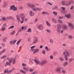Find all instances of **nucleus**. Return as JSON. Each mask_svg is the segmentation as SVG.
I'll return each instance as SVG.
<instances>
[{
    "instance_id": "7c9ffc66",
    "label": "nucleus",
    "mask_w": 74,
    "mask_h": 74,
    "mask_svg": "<svg viewBox=\"0 0 74 74\" xmlns=\"http://www.w3.org/2000/svg\"><path fill=\"white\" fill-rule=\"evenodd\" d=\"M62 5H65V4H66V3H64V1H62Z\"/></svg>"
},
{
    "instance_id": "a211bd4d",
    "label": "nucleus",
    "mask_w": 74,
    "mask_h": 74,
    "mask_svg": "<svg viewBox=\"0 0 74 74\" xmlns=\"http://www.w3.org/2000/svg\"><path fill=\"white\" fill-rule=\"evenodd\" d=\"M6 20H7V19H13L14 20V18H12V17L11 16H9V17H7L6 18Z\"/></svg>"
},
{
    "instance_id": "3c124183",
    "label": "nucleus",
    "mask_w": 74,
    "mask_h": 74,
    "mask_svg": "<svg viewBox=\"0 0 74 74\" xmlns=\"http://www.w3.org/2000/svg\"><path fill=\"white\" fill-rule=\"evenodd\" d=\"M4 73H7V71H8V69H5L4 70Z\"/></svg>"
},
{
    "instance_id": "f8f14e48",
    "label": "nucleus",
    "mask_w": 74,
    "mask_h": 74,
    "mask_svg": "<svg viewBox=\"0 0 74 74\" xmlns=\"http://www.w3.org/2000/svg\"><path fill=\"white\" fill-rule=\"evenodd\" d=\"M16 18L18 21V23H19L20 22V17H19V16L18 15H17L16 16Z\"/></svg>"
},
{
    "instance_id": "f03ea898",
    "label": "nucleus",
    "mask_w": 74,
    "mask_h": 74,
    "mask_svg": "<svg viewBox=\"0 0 74 74\" xmlns=\"http://www.w3.org/2000/svg\"><path fill=\"white\" fill-rule=\"evenodd\" d=\"M63 67H60L57 68L56 70V71L57 72L60 73V72L61 71V70H63Z\"/></svg>"
},
{
    "instance_id": "37998d69",
    "label": "nucleus",
    "mask_w": 74,
    "mask_h": 74,
    "mask_svg": "<svg viewBox=\"0 0 74 74\" xmlns=\"http://www.w3.org/2000/svg\"><path fill=\"white\" fill-rule=\"evenodd\" d=\"M6 49H3L2 51H1V52L3 53H4V52H5V51H6Z\"/></svg>"
},
{
    "instance_id": "bb28decb",
    "label": "nucleus",
    "mask_w": 74,
    "mask_h": 74,
    "mask_svg": "<svg viewBox=\"0 0 74 74\" xmlns=\"http://www.w3.org/2000/svg\"><path fill=\"white\" fill-rule=\"evenodd\" d=\"M11 63L7 62L6 63V64L9 66H11Z\"/></svg>"
},
{
    "instance_id": "f3484780",
    "label": "nucleus",
    "mask_w": 74,
    "mask_h": 74,
    "mask_svg": "<svg viewBox=\"0 0 74 74\" xmlns=\"http://www.w3.org/2000/svg\"><path fill=\"white\" fill-rule=\"evenodd\" d=\"M45 49H46V51L48 52H49V51H51V49H49L48 47L46 46L45 48Z\"/></svg>"
},
{
    "instance_id": "ea45409f",
    "label": "nucleus",
    "mask_w": 74,
    "mask_h": 74,
    "mask_svg": "<svg viewBox=\"0 0 74 74\" xmlns=\"http://www.w3.org/2000/svg\"><path fill=\"white\" fill-rule=\"evenodd\" d=\"M12 71L11 70H10V71H7V73L8 74H10V73H11Z\"/></svg>"
},
{
    "instance_id": "a19ab883",
    "label": "nucleus",
    "mask_w": 74,
    "mask_h": 74,
    "mask_svg": "<svg viewBox=\"0 0 74 74\" xmlns=\"http://www.w3.org/2000/svg\"><path fill=\"white\" fill-rule=\"evenodd\" d=\"M50 43H51V44H52L53 42V39H50Z\"/></svg>"
},
{
    "instance_id": "2eb2a0df",
    "label": "nucleus",
    "mask_w": 74,
    "mask_h": 74,
    "mask_svg": "<svg viewBox=\"0 0 74 74\" xmlns=\"http://www.w3.org/2000/svg\"><path fill=\"white\" fill-rule=\"evenodd\" d=\"M65 16L67 18H70L71 17V14H69L68 15L65 14Z\"/></svg>"
},
{
    "instance_id": "9d476101",
    "label": "nucleus",
    "mask_w": 74,
    "mask_h": 74,
    "mask_svg": "<svg viewBox=\"0 0 74 74\" xmlns=\"http://www.w3.org/2000/svg\"><path fill=\"white\" fill-rule=\"evenodd\" d=\"M7 59L8 60L9 63H12V58H10L9 57H8L7 58Z\"/></svg>"
},
{
    "instance_id": "c03bdc74",
    "label": "nucleus",
    "mask_w": 74,
    "mask_h": 74,
    "mask_svg": "<svg viewBox=\"0 0 74 74\" xmlns=\"http://www.w3.org/2000/svg\"><path fill=\"white\" fill-rule=\"evenodd\" d=\"M62 73L63 74H65L66 73V71L64 70H62Z\"/></svg>"
},
{
    "instance_id": "79ce46f5",
    "label": "nucleus",
    "mask_w": 74,
    "mask_h": 74,
    "mask_svg": "<svg viewBox=\"0 0 74 74\" xmlns=\"http://www.w3.org/2000/svg\"><path fill=\"white\" fill-rule=\"evenodd\" d=\"M73 59H71V58H69V62H72V61H73Z\"/></svg>"
},
{
    "instance_id": "c85d7f7f",
    "label": "nucleus",
    "mask_w": 74,
    "mask_h": 74,
    "mask_svg": "<svg viewBox=\"0 0 74 74\" xmlns=\"http://www.w3.org/2000/svg\"><path fill=\"white\" fill-rule=\"evenodd\" d=\"M58 22L59 23H63V21H62V20L60 19H59L58 20Z\"/></svg>"
},
{
    "instance_id": "9b49d317",
    "label": "nucleus",
    "mask_w": 74,
    "mask_h": 74,
    "mask_svg": "<svg viewBox=\"0 0 74 74\" xmlns=\"http://www.w3.org/2000/svg\"><path fill=\"white\" fill-rule=\"evenodd\" d=\"M32 60L34 61L35 63L37 64H40V61H38V60H37L36 59H32Z\"/></svg>"
},
{
    "instance_id": "8fccbe9b",
    "label": "nucleus",
    "mask_w": 74,
    "mask_h": 74,
    "mask_svg": "<svg viewBox=\"0 0 74 74\" xmlns=\"http://www.w3.org/2000/svg\"><path fill=\"white\" fill-rule=\"evenodd\" d=\"M47 32L48 33H51V30L49 29H47L46 30Z\"/></svg>"
},
{
    "instance_id": "ddd939ff",
    "label": "nucleus",
    "mask_w": 74,
    "mask_h": 74,
    "mask_svg": "<svg viewBox=\"0 0 74 74\" xmlns=\"http://www.w3.org/2000/svg\"><path fill=\"white\" fill-rule=\"evenodd\" d=\"M29 15L31 16H34V13L33 12H32V11H30L29 12Z\"/></svg>"
},
{
    "instance_id": "5701e85b",
    "label": "nucleus",
    "mask_w": 74,
    "mask_h": 74,
    "mask_svg": "<svg viewBox=\"0 0 74 74\" xmlns=\"http://www.w3.org/2000/svg\"><path fill=\"white\" fill-rule=\"evenodd\" d=\"M20 71L23 74H26V72L23 71L22 70H20Z\"/></svg>"
},
{
    "instance_id": "c9c22d12",
    "label": "nucleus",
    "mask_w": 74,
    "mask_h": 74,
    "mask_svg": "<svg viewBox=\"0 0 74 74\" xmlns=\"http://www.w3.org/2000/svg\"><path fill=\"white\" fill-rule=\"evenodd\" d=\"M15 30H14V31L11 33V34H12V35H13V34H15Z\"/></svg>"
},
{
    "instance_id": "20e7f679",
    "label": "nucleus",
    "mask_w": 74,
    "mask_h": 74,
    "mask_svg": "<svg viewBox=\"0 0 74 74\" xmlns=\"http://www.w3.org/2000/svg\"><path fill=\"white\" fill-rule=\"evenodd\" d=\"M19 17L21 18L22 21H24V19H25V15L23 13H21Z\"/></svg>"
},
{
    "instance_id": "a878e982",
    "label": "nucleus",
    "mask_w": 74,
    "mask_h": 74,
    "mask_svg": "<svg viewBox=\"0 0 74 74\" xmlns=\"http://www.w3.org/2000/svg\"><path fill=\"white\" fill-rule=\"evenodd\" d=\"M68 38L70 39H72L73 38V37L71 35H69L68 36Z\"/></svg>"
},
{
    "instance_id": "0eeeda50",
    "label": "nucleus",
    "mask_w": 74,
    "mask_h": 74,
    "mask_svg": "<svg viewBox=\"0 0 74 74\" xmlns=\"http://www.w3.org/2000/svg\"><path fill=\"white\" fill-rule=\"evenodd\" d=\"M62 28L64 30H67V26L66 25H62Z\"/></svg>"
},
{
    "instance_id": "f257e3e1",
    "label": "nucleus",
    "mask_w": 74,
    "mask_h": 74,
    "mask_svg": "<svg viewBox=\"0 0 74 74\" xmlns=\"http://www.w3.org/2000/svg\"><path fill=\"white\" fill-rule=\"evenodd\" d=\"M27 5L29 7H30L31 8H32V9L33 11H35V12H37V10L38 11H40L41 10V8H34L35 7V5L34 4H32L30 3H28L27 4Z\"/></svg>"
},
{
    "instance_id": "4be33fe9",
    "label": "nucleus",
    "mask_w": 74,
    "mask_h": 74,
    "mask_svg": "<svg viewBox=\"0 0 74 74\" xmlns=\"http://www.w3.org/2000/svg\"><path fill=\"white\" fill-rule=\"evenodd\" d=\"M46 23L47 24V26H49V27H50V26H51V24H49V22H48L47 21H46Z\"/></svg>"
},
{
    "instance_id": "423d86ee",
    "label": "nucleus",
    "mask_w": 74,
    "mask_h": 74,
    "mask_svg": "<svg viewBox=\"0 0 74 74\" xmlns=\"http://www.w3.org/2000/svg\"><path fill=\"white\" fill-rule=\"evenodd\" d=\"M47 63V60H45L42 61L40 63V65L41 66H43L44 64H46Z\"/></svg>"
},
{
    "instance_id": "774afa93",
    "label": "nucleus",
    "mask_w": 74,
    "mask_h": 74,
    "mask_svg": "<svg viewBox=\"0 0 74 74\" xmlns=\"http://www.w3.org/2000/svg\"><path fill=\"white\" fill-rule=\"evenodd\" d=\"M63 17H60L59 18L60 19H63Z\"/></svg>"
},
{
    "instance_id": "0e129e2a",
    "label": "nucleus",
    "mask_w": 74,
    "mask_h": 74,
    "mask_svg": "<svg viewBox=\"0 0 74 74\" xmlns=\"http://www.w3.org/2000/svg\"><path fill=\"white\" fill-rule=\"evenodd\" d=\"M63 32H64V30H62L61 32H60V33H61V34H62Z\"/></svg>"
},
{
    "instance_id": "a18cd8bd",
    "label": "nucleus",
    "mask_w": 74,
    "mask_h": 74,
    "mask_svg": "<svg viewBox=\"0 0 74 74\" xmlns=\"http://www.w3.org/2000/svg\"><path fill=\"white\" fill-rule=\"evenodd\" d=\"M22 66L23 67H25V66H26V64H25V63H22Z\"/></svg>"
},
{
    "instance_id": "338daca9",
    "label": "nucleus",
    "mask_w": 74,
    "mask_h": 74,
    "mask_svg": "<svg viewBox=\"0 0 74 74\" xmlns=\"http://www.w3.org/2000/svg\"><path fill=\"white\" fill-rule=\"evenodd\" d=\"M42 47H43V46L42 45L40 46V49H42Z\"/></svg>"
},
{
    "instance_id": "6ab92c4d",
    "label": "nucleus",
    "mask_w": 74,
    "mask_h": 74,
    "mask_svg": "<svg viewBox=\"0 0 74 74\" xmlns=\"http://www.w3.org/2000/svg\"><path fill=\"white\" fill-rule=\"evenodd\" d=\"M40 50L39 49H35L33 53H36V52H39V50Z\"/></svg>"
},
{
    "instance_id": "39448f33",
    "label": "nucleus",
    "mask_w": 74,
    "mask_h": 74,
    "mask_svg": "<svg viewBox=\"0 0 74 74\" xmlns=\"http://www.w3.org/2000/svg\"><path fill=\"white\" fill-rule=\"evenodd\" d=\"M38 29L39 30H42L43 29V26H42V25L41 24L40 25L38 26Z\"/></svg>"
},
{
    "instance_id": "dca6fc26",
    "label": "nucleus",
    "mask_w": 74,
    "mask_h": 74,
    "mask_svg": "<svg viewBox=\"0 0 74 74\" xmlns=\"http://www.w3.org/2000/svg\"><path fill=\"white\" fill-rule=\"evenodd\" d=\"M23 69L26 71H29V68L27 67H23Z\"/></svg>"
},
{
    "instance_id": "473e14b6",
    "label": "nucleus",
    "mask_w": 74,
    "mask_h": 74,
    "mask_svg": "<svg viewBox=\"0 0 74 74\" xmlns=\"http://www.w3.org/2000/svg\"><path fill=\"white\" fill-rule=\"evenodd\" d=\"M21 39H20L19 40H18V41L17 42V43H16L17 45H18V44H19V42H21Z\"/></svg>"
},
{
    "instance_id": "bf43d9fd",
    "label": "nucleus",
    "mask_w": 74,
    "mask_h": 74,
    "mask_svg": "<svg viewBox=\"0 0 74 74\" xmlns=\"http://www.w3.org/2000/svg\"><path fill=\"white\" fill-rule=\"evenodd\" d=\"M37 21H38V18H36L35 19V22H37Z\"/></svg>"
},
{
    "instance_id": "de8ad7c7",
    "label": "nucleus",
    "mask_w": 74,
    "mask_h": 74,
    "mask_svg": "<svg viewBox=\"0 0 74 74\" xmlns=\"http://www.w3.org/2000/svg\"><path fill=\"white\" fill-rule=\"evenodd\" d=\"M61 8L62 10H63V11H64V10H66V8L64 7H61Z\"/></svg>"
},
{
    "instance_id": "7ed1b4c3",
    "label": "nucleus",
    "mask_w": 74,
    "mask_h": 74,
    "mask_svg": "<svg viewBox=\"0 0 74 74\" xmlns=\"http://www.w3.org/2000/svg\"><path fill=\"white\" fill-rule=\"evenodd\" d=\"M10 9L12 10L13 11H16L17 10V8L15 7V5H13L10 6Z\"/></svg>"
},
{
    "instance_id": "864d4df0",
    "label": "nucleus",
    "mask_w": 74,
    "mask_h": 74,
    "mask_svg": "<svg viewBox=\"0 0 74 74\" xmlns=\"http://www.w3.org/2000/svg\"><path fill=\"white\" fill-rule=\"evenodd\" d=\"M73 8H74V6H71V7L70 10H73Z\"/></svg>"
},
{
    "instance_id": "5fc2aeb1",
    "label": "nucleus",
    "mask_w": 74,
    "mask_h": 74,
    "mask_svg": "<svg viewBox=\"0 0 74 74\" xmlns=\"http://www.w3.org/2000/svg\"><path fill=\"white\" fill-rule=\"evenodd\" d=\"M7 39V38H4L3 40V41L4 42H5V40H6V39Z\"/></svg>"
},
{
    "instance_id": "49530a36",
    "label": "nucleus",
    "mask_w": 74,
    "mask_h": 74,
    "mask_svg": "<svg viewBox=\"0 0 74 74\" xmlns=\"http://www.w3.org/2000/svg\"><path fill=\"white\" fill-rule=\"evenodd\" d=\"M42 14L44 15V14H46L47 12H43L42 13Z\"/></svg>"
},
{
    "instance_id": "052dcab7",
    "label": "nucleus",
    "mask_w": 74,
    "mask_h": 74,
    "mask_svg": "<svg viewBox=\"0 0 74 74\" xmlns=\"http://www.w3.org/2000/svg\"><path fill=\"white\" fill-rule=\"evenodd\" d=\"M62 46H63V47H66V44H63Z\"/></svg>"
},
{
    "instance_id": "4c0bfd02",
    "label": "nucleus",
    "mask_w": 74,
    "mask_h": 74,
    "mask_svg": "<svg viewBox=\"0 0 74 74\" xmlns=\"http://www.w3.org/2000/svg\"><path fill=\"white\" fill-rule=\"evenodd\" d=\"M15 26H10L9 28V29H12V28H14Z\"/></svg>"
},
{
    "instance_id": "b1692460",
    "label": "nucleus",
    "mask_w": 74,
    "mask_h": 74,
    "mask_svg": "<svg viewBox=\"0 0 74 74\" xmlns=\"http://www.w3.org/2000/svg\"><path fill=\"white\" fill-rule=\"evenodd\" d=\"M7 3H3V7H4V8H5L7 7Z\"/></svg>"
},
{
    "instance_id": "13d9d810",
    "label": "nucleus",
    "mask_w": 74,
    "mask_h": 74,
    "mask_svg": "<svg viewBox=\"0 0 74 74\" xmlns=\"http://www.w3.org/2000/svg\"><path fill=\"white\" fill-rule=\"evenodd\" d=\"M10 44H12V43H13V41H10Z\"/></svg>"
},
{
    "instance_id": "6e6d98bb",
    "label": "nucleus",
    "mask_w": 74,
    "mask_h": 74,
    "mask_svg": "<svg viewBox=\"0 0 74 74\" xmlns=\"http://www.w3.org/2000/svg\"><path fill=\"white\" fill-rule=\"evenodd\" d=\"M60 60H61L62 61H63V59L62 57H60Z\"/></svg>"
},
{
    "instance_id": "e2e57ef3",
    "label": "nucleus",
    "mask_w": 74,
    "mask_h": 74,
    "mask_svg": "<svg viewBox=\"0 0 74 74\" xmlns=\"http://www.w3.org/2000/svg\"><path fill=\"white\" fill-rule=\"evenodd\" d=\"M5 27H4L1 30H2V31H4V30H5Z\"/></svg>"
},
{
    "instance_id": "e433bc0d",
    "label": "nucleus",
    "mask_w": 74,
    "mask_h": 74,
    "mask_svg": "<svg viewBox=\"0 0 74 74\" xmlns=\"http://www.w3.org/2000/svg\"><path fill=\"white\" fill-rule=\"evenodd\" d=\"M7 57V55H4L2 57H1V58L2 59H4V58H5L6 57Z\"/></svg>"
},
{
    "instance_id": "2f4dec72",
    "label": "nucleus",
    "mask_w": 74,
    "mask_h": 74,
    "mask_svg": "<svg viewBox=\"0 0 74 74\" xmlns=\"http://www.w3.org/2000/svg\"><path fill=\"white\" fill-rule=\"evenodd\" d=\"M65 58L66 60V61H67L68 60V58H67V55H65Z\"/></svg>"
},
{
    "instance_id": "680f3d73",
    "label": "nucleus",
    "mask_w": 74,
    "mask_h": 74,
    "mask_svg": "<svg viewBox=\"0 0 74 74\" xmlns=\"http://www.w3.org/2000/svg\"><path fill=\"white\" fill-rule=\"evenodd\" d=\"M35 46H34L31 47V49H32L33 48H35Z\"/></svg>"
},
{
    "instance_id": "4468645a",
    "label": "nucleus",
    "mask_w": 74,
    "mask_h": 74,
    "mask_svg": "<svg viewBox=\"0 0 74 74\" xmlns=\"http://www.w3.org/2000/svg\"><path fill=\"white\" fill-rule=\"evenodd\" d=\"M52 21L54 23H58V21H56V20H55V19L52 18Z\"/></svg>"
},
{
    "instance_id": "4d7b16f0",
    "label": "nucleus",
    "mask_w": 74,
    "mask_h": 74,
    "mask_svg": "<svg viewBox=\"0 0 74 74\" xmlns=\"http://www.w3.org/2000/svg\"><path fill=\"white\" fill-rule=\"evenodd\" d=\"M45 50H42V53L44 55V54H45Z\"/></svg>"
},
{
    "instance_id": "72a5a7b5",
    "label": "nucleus",
    "mask_w": 74,
    "mask_h": 74,
    "mask_svg": "<svg viewBox=\"0 0 74 74\" xmlns=\"http://www.w3.org/2000/svg\"><path fill=\"white\" fill-rule=\"evenodd\" d=\"M17 41V40H13V44L14 45V44H15V42H16V41Z\"/></svg>"
},
{
    "instance_id": "f704fd0d",
    "label": "nucleus",
    "mask_w": 74,
    "mask_h": 74,
    "mask_svg": "<svg viewBox=\"0 0 74 74\" xmlns=\"http://www.w3.org/2000/svg\"><path fill=\"white\" fill-rule=\"evenodd\" d=\"M53 14L55 15H56V16L57 15V12H56L55 11H53Z\"/></svg>"
},
{
    "instance_id": "aec40b11",
    "label": "nucleus",
    "mask_w": 74,
    "mask_h": 74,
    "mask_svg": "<svg viewBox=\"0 0 74 74\" xmlns=\"http://www.w3.org/2000/svg\"><path fill=\"white\" fill-rule=\"evenodd\" d=\"M37 40H38V38H36L34 39L33 43H34V44H36V42L37 41Z\"/></svg>"
},
{
    "instance_id": "603ef678",
    "label": "nucleus",
    "mask_w": 74,
    "mask_h": 74,
    "mask_svg": "<svg viewBox=\"0 0 74 74\" xmlns=\"http://www.w3.org/2000/svg\"><path fill=\"white\" fill-rule=\"evenodd\" d=\"M50 59H52L53 58V57L52 56H50Z\"/></svg>"
},
{
    "instance_id": "c756f323",
    "label": "nucleus",
    "mask_w": 74,
    "mask_h": 74,
    "mask_svg": "<svg viewBox=\"0 0 74 74\" xmlns=\"http://www.w3.org/2000/svg\"><path fill=\"white\" fill-rule=\"evenodd\" d=\"M1 19L3 20V21H6V20H7V18H5L4 17H2Z\"/></svg>"
},
{
    "instance_id": "cd10ccee",
    "label": "nucleus",
    "mask_w": 74,
    "mask_h": 74,
    "mask_svg": "<svg viewBox=\"0 0 74 74\" xmlns=\"http://www.w3.org/2000/svg\"><path fill=\"white\" fill-rule=\"evenodd\" d=\"M70 4H71V2H70L69 3H65V5L66 6H69Z\"/></svg>"
},
{
    "instance_id": "09e8293b",
    "label": "nucleus",
    "mask_w": 74,
    "mask_h": 74,
    "mask_svg": "<svg viewBox=\"0 0 74 74\" xmlns=\"http://www.w3.org/2000/svg\"><path fill=\"white\" fill-rule=\"evenodd\" d=\"M28 30L29 31V32H30V33H31L32 32V29H31V28H29Z\"/></svg>"
},
{
    "instance_id": "58836bf2",
    "label": "nucleus",
    "mask_w": 74,
    "mask_h": 74,
    "mask_svg": "<svg viewBox=\"0 0 74 74\" xmlns=\"http://www.w3.org/2000/svg\"><path fill=\"white\" fill-rule=\"evenodd\" d=\"M34 70L33 69H31L29 70V71L30 72H33V71Z\"/></svg>"
},
{
    "instance_id": "393cba45",
    "label": "nucleus",
    "mask_w": 74,
    "mask_h": 74,
    "mask_svg": "<svg viewBox=\"0 0 74 74\" xmlns=\"http://www.w3.org/2000/svg\"><path fill=\"white\" fill-rule=\"evenodd\" d=\"M67 64H68V62H65L63 64V65L64 66H66Z\"/></svg>"
},
{
    "instance_id": "412c9836",
    "label": "nucleus",
    "mask_w": 74,
    "mask_h": 74,
    "mask_svg": "<svg viewBox=\"0 0 74 74\" xmlns=\"http://www.w3.org/2000/svg\"><path fill=\"white\" fill-rule=\"evenodd\" d=\"M65 52L66 53V54L67 55V56H70V53H69V52L67 51V50H66Z\"/></svg>"
},
{
    "instance_id": "69168bd1",
    "label": "nucleus",
    "mask_w": 74,
    "mask_h": 74,
    "mask_svg": "<svg viewBox=\"0 0 74 74\" xmlns=\"http://www.w3.org/2000/svg\"><path fill=\"white\" fill-rule=\"evenodd\" d=\"M5 25H6V24L5 23L3 24L2 26V27H4V26H5Z\"/></svg>"
},
{
    "instance_id": "6e6552de",
    "label": "nucleus",
    "mask_w": 74,
    "mask_h": 74,
    "mask_svg": "<svg viewBox=\"0 0 74 74\" xmlns=\"http://www.w3.org/2000/svg\"><path fill=\"white\" fill-rule=\"evenodd\" d=\"M68 25L69 27H71V28L72 29H73L74 28V26L72 24H71L70 23H68Z\"/></svg>"
},
{
    "instance_id": "1a4fd4ad",
    "label": "nucleus",
    "mask_w": 74,
    "mask_h": 74,
    "mask_svg": "<svg viewBox=\"0 0 74 74\" xmlns=\"http://www.w3.org/2000/svg\"><path fill=\"white\" fill-rule=\"evenodd\" d=\"M61 30V27H57V32L58 33H60V30Z\"/></svg>"
}]
</instances>
